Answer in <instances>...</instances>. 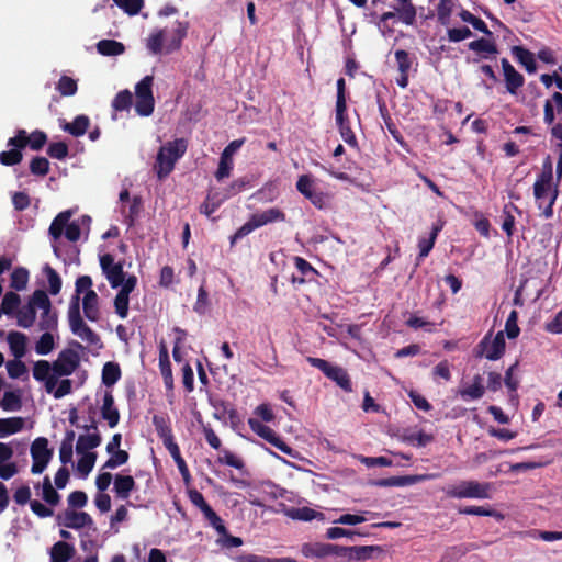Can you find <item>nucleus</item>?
Instances as JSON below:
<instances>
[{"mask_svg": "<svg viewBox=\"0 0 562 562\" xmlns=\"http://www.w3.org/2000/svg\"><path fill=\"white\" fill-rule=\"evenodd\" d=\"M79 362L78 352L71 349L63 350L53 362V372L61 376L70 375L77 369Z\"/></svg>", "mask_w": 562, "mask_h": 562, "instance_id": "obj_16", "label": "nucleus"}, {"mask_svg": "<svg viewBox=\"0 0 562 562\" xmlns=\"http://www.w3.org/2000/svg\"><path fill=\"white\" fill-rule=\"evenodd\" d=\"M24 427L22 417L0 418V438L16 434Z\"/></svg>", "mask_w": 562, "mask_h": 562, "instance_id": "obj_35", "label": "nucleus"}, {"mask_svg": "<svg viewBox=\"0 0 562 562\" xmlns=\"http://www.w3.org/2000/svg\"><path fill=\"white\" fill-rule=\"evenodd\" d=\"M20 147H12L10 150L0 153V162L4 166H14L21 162L23 156Z\"/></svg>", "mask_w": 562, "mask_h": 562, "instance_id": "obj_57", "label": "nucleus"}, {"mask_svg": "<svg viewBox=\"0 0 562 562\" xmlns=\"http://www.w3.org/2000/svg\"><path fill=\"white\" fill-rule=\"evenodd\" d=\"M380 551L375 546H355L350 547V554L348 561H363L372 557L373 552Z\"/></svg>", "mask_w": 562, "mask_h": 562, "instance_id": "obj_46", "label": "nucleus"}, {"mask_svg": "<svg viewBox=\"0 0 562 562\" xmlns=\"http://www.w3.org/2000/svg\"><path fill=\"white\" fill-rule=\"evenodd\" d=\"M485 389L481 375H475L471 385L463 387L459 391L463 400H479L484 395Z\"/></svg>", "mask_w": 562, "mask_h": 562, "instance_id": "obj_33", "label": "nucleus"}, {"mask_svg": "<svg viewBox=\"0 0 562 562\" xmlns=\"http://www.w3.org/2000/svg\"><path fill=\"white\" fill-rule=\"evenodd\" d=\"M31 456L33 459L31 472L41 474L53 457V451L48 448V440L44 437L36 438L31 445Z\"/></svg>", "mask_w": 562, "mask_h": 562, "instance_id": "obj_11", "label": "nucleus"}, {"mask_svg": "<svg viewBox=\"0 0 562 562\" xmlns=\"http://www.w3.org/2000/svg\"><path fill=\"white\" fill-rule=\"evenodd\" d=\"M80 456L77 462V470L83 476H87L93 469L97 454L95 453H78Z\"/></svg>", "mask_w": 562, "mask_h": 562, "instance_id": "obj_54", "label": "nucleus"}, {"mask_svg": "<svg viewBox=\"0 0 562 562\" xmlns=\"http://www.w3.org/2000/svg\"><path fill=\"white\" fill-rule=\"evenodd\" d=\"M533 195L539 210L546 218L553 215V204L558 196V187L553 183L552 165L548 159L533 184Z\"/></svg>", "mask_w": 562, "mask_h": 562, "instance_id": "obj_2", "label": "nucleus"}, {"mask_svg": "<svg viewBox=\"0 0 562 562\" xmlns=\"http://www.w3.org/2000/svg\"><path fill=\"white\" fill-rule=\"evenodd\" d=\"M297 191L304 195L315 207L324 209L328 203V195L315 186V180L310 175H302L296 182Z\"/></svg>", "mask_w": 562, "mask_h": 562, "instance_id": "obj_10", "label": "nucleus"}, {"mask_svg": "<svg viewBox=\"0 0 562 562\" xmlns=\"http://www.w3.org/2000/svg\"><path fill=\"white\" fill-rule=\"evenodd\" d=\"M159 368H160V373L164 378V383H165L166 387L172 389V386H173L172 371H171V364H170L167 351L160 352Z\"/></svg>", "mask_w": 562, "mask_h": 562, "instance_id": "obj_51", "label": "nucleus"}, {"mask_svg": "<svg viewBox=\"0 0 562 562\" xmlns=\"http://www.w3.org/2000/svg\"><path fill=\"white\" fill-rule=\"evenodd\" d=\"M204 518L209 521V524L217 531L221 536H227V529L224 525L222 518L210 507L207 510L203 513Z\"/></svg>", "mask_w": 562, "mask_h": 562, "instance_id": "obj_56", "label": "nucleus"}, {"mask_svg": "<svg viewBox=\"0 0 562 562\" xmlns=\"http://www.w3.org/2000/svg\"><path fill=\"white\" fill-rule=\"evenodd\" d=\"M402 7L395 8L400 20L406 25H413L416 20V9L412 3V0H397Z\"/></svg>", "mask_w": 562, "mask_h": 562, "instance_id": "obj_39", "label": "nucleus"}, {"mask_svg": "<svg viewBox=\"0 0 562 562\" xmlns=\"http://www.w3.org/2000/svg\"><path fill=\"white\" fill-rule=\"evenodd\" d=\"M114 3L130 15L137 14L142 7L143 0H113Z\"/></svg>", "mask_w": 562, "mask_h": 562, "instance_id": "obj_63", "label": "nucleus"}, {"mask_svg": "<svg viewBox=\"0 0 562 562\" xmlns=\"http://www.w3.org/2000/svg\"><path fill=\"white\" fill-rule=\"evenodd\" d=\"M29 281V271L24 268H16L11 273V288L22 291L26 288Z\"/></svg>", "mask_w": 562, "mask_h": 562, "instance_id": "obj_53", "label": "nucleus"}, {"mask_svg": "<svg viewBox=\"0 0 562 562\" xmlns=\"http://www.w3.org/2000/svg\"><path fill=\"white\" fill-rule=\"evenodd\" d=\"M55 348V338L50 331H45L35 344V352L41 356L50 353Z\"/></svg>", "mask_w": 562, "mask_h": 562, "instance_id": "obj_48", "label": "nucleus"}, {"mask_svg": "<svg viewBox=\"0 0 562 562\" xmlns=\"http://www.w3.org/2000/svg\"><path fill=\"white\" fill-rule=\"evenodd\" d=\"M114 492L121 499H127L131 492L135 488V481L131 475L117 474L114 477Z\"/></svg>", "mask_w": 562, "mask_h": 562, "instance_id": "obj_30", "label": "nucleus"}, {"mask_svg": "<svg viewBox=\"0 0 562 562\" xmlns=\"http://www.w3.org/2000/svg\"><path fill=\"white\" fill-rule=\"evenodd\" d=\"M136 285L137 278L134 274L128 276L114 297L115 313L122 319H125L128 315L130 294Z\"/></svg>", "mask_w": 562, "mask_h": 562, "instance_id": "obj_14", "label": "nucleus"}, {"mask_svg": "<svg viewBox=\"0 0 562 562\" xmlns=\"http://www.w3.org/2000/svg\"><path fill=\"white\" fill-rule=\"evenodd\" d=\"M85 429L88 432L85 435H80L77 439V453H92L91 450L97 448L101 443V437L94 424L90 426H85Z\"/></svg>", "mask_w": 562, "mask_h": 562, "instance_id": "obj_18", "label": "nucleus"}, {"mask_svg": "<svg viewBox=\"0 0 562 562\" xmlns=\"http://www.w3.org/2000/svg\"><path fill=\"white\" fill-rule=\"evenodd\" d=\"M101 415L108 422L111 428L115 427L120 420V413L114 406V398L111 392H105L103 396V404L101 407Z\"/></svg>", "mask_w": 562, "mask_h": 562, "instance_id": "obj_27", "label": "nucleus"}, {"mask_svg": "<svg viewBox=\"0 0 562 562\" xmlns=\"http://www.w3.org/2000/svg\"><path fill=\"white\" fill-rule=\"evenodd\" d=\"M34 490L36 492V495L41 496L48 506L55 507L59 504L60 495L53 487L49 476L46 475L43 479L42 484L34 485Z\"/></svg>", "mask_w": 562, "mask_h": 562, "instance_id": "obj_23", "label": "nucleus"}, {"mask_svg": "<svg viewBox=\"0 0 562 562\" xmlns=\"http://www.w3.org/2000/svg\"><path fill=\"white\" fill-rule=\"evenodd\" d=\"M153 76H145L135 87V111L140 116H149L154 112Z\"/></svg>", "mask_w": 562, "mask_h": 562, "instance_id": "obj_7", "label": "nucleus"}, {"mask_svg": "<svg viewBox=\"0 0 562 562\" xmlns=\"http://www.w3.org/2000/svg\"><path fill=\"white\" fill-rule=\"evenodd\" d=\"M512 53L529 74L536 72L537 65L531 52L521 46H514Z\"/></svg>", "mask_w": 562, "mask_h": 562, "instance_id": "obj_34", "label": "nucleus"}, {"mask_svg": "<svg viewBox=\"0 0 562 562\" xmlns=\"http://www.w3.org/2000/svg\"><path fill=\"white\" fill-rule=\"evenodd\" d=\"M237 562H296L292 558H268L257 554H245L238 558Z\"/></svg>", "mask_w": 562, "mask_h": 562, "instance_id": "obj_60", "label": "nucleus"}, {"mask_svg": "<svg viewBox=\"0 0 562 562\" xmlns=\"http://www.w3.org/2000/svg\"><path fill=\"white\" fill-rule=\"evenodd\" d=\"M347 106H344L341 112H339V108H335V121L338 126L341 138L345 143L350 146L357 145L356 135L350 126L349 119L346 114Z\"/></svg>", "mask_w": 562, "mask_h": 562, "instance_id": "obj_21", "label": "nucleus"}, {"mask_svg": "<svg viewBox=\"0 0 562 562\" xmlns=\"http://www.w3.org/2000/svg\"><path fill=\"white\" fill-rule=\"evenodd\" d=\"M53 374V364L46 360H38L33 366V376L37 381H44Z\"/></svg>", "mask_w": 562, "mask_h": 562, "instance_id": "obj_55", "label": "nucleus"}, {"mask_svg": "<svg viewBox=\"0 0 562 562\" xmlns=\"http://www.w3.org/2000/svg\"><path fill=\"white\" fill-rule=\"evenodd\" d=\"M251 218L255 221V224L259 228L270 223L284 221L285 214L280 209L270 207L268 210L252 214Z\"/></svg>", "mask_w": 562, "mask_h": 562, "instance_id": "obj_28", "label": "nucleus"}, {"mask_svg": "<svg viewBox=\"0 0 562 562\" xmlns=\"http://www.w3.org/2000/svg\"><path fill=\"white\" fill-rule=\"evenodd\" d=\"M74 547L65 541L56 542L52 548V560L54 562H68L74 554Z\"/></svg>", "mask_w": 562, "mask_h": 562, "instance_id": "obj_37", "label": "nucleus"}, {"mask_svg": "<svg viewBox=\"0 0 562 562\" xmlns=\"http://www.w3.org/2000/svg\"><path fill=\"white\" fill-rule=\"evenodd\" d=\"M468 46L469 49L482 54L484 58H488L490 56L497 54V48L495 44L486 38L472 41L469 43Z\"/></svg>", "mask_w": 562, "mask_h": 562, "instance_id": "obj_38", "label": "nucleus"}, {"mask_svg": "<svg viewBox=\"0 0 562 562\" xmlns=\"http://www.w3.org/2000/svg\"><path fill=\"white\" fill-rule=\"evenodd\" d=\"M100 267L112 289L123 286L127 279L125 278L123 265L121 262H115L112 255L105 254L100 256Z\"/></svg>", "mask_w": 562, "mask_h": 562, "instance_id": "obj_12", "label": "nucleus"}, {"mask_svg": "<svg viewBox=\"0 0 562 562\" xmlns=\"http://www.w3.org/2000/svg\"><path fill=\"white\" fill-rule=\"evenodd\" d=\"M121 376L120 368L117 364L106 362L102 369V381L105 385L111 386L117 382Z\"/></svg>", "mask_w": 562, "mask_h": 562, "instance_id": "obj_52", "label": "nucleus"}, {"mask_svg": "<svg viewBox=\"0 0 562 562\" xmlns=\"http://www.w3.org/2000/svg\"><path fill=\"white\" fill-rule=\"evenodd\" d=\"M188 143L184 138L168 142L161 146L156 160V171L159 179L167 177L175 168V164L184 155Z\"/></svg>", "mask_w": 562, "mask_h": 562, "instance_id": "obj_3", "label": "nucleus"}, {"mask_svg": "<svg viewBox=\"0 0 562 562\" xmlns=\"http://www.w3.org/2000/svg\"><path fill=\"white\" fill-rule=\"evenodd\" d=\"M132 93L128 90H123L116 94L112 102V106L116 111L127 110L132 105Z\"/></svg>", "mask_w": 562, "mask_h": 562, "instance_id": "obj_62", "label": "nucleus"}, {"mask_svg": "<svg viewBox=\"0 0 562 562\" xmlns=\"http://www.w3.org/2000/svg\"><path fill=\"white\" fill-rule=\"evenodd\" d=\"M227 199H229V194L218 192L209 193L205 201L200 206V212L210 217Z\"/></svg>", "mask_w": 562, "mask_h": 562, "instance_id": "obj_31", "label": "nucleus"}, {"mask_svg": "<svg viewBox=\"0 0 562 562\" xmlns=\"http://www.w3.org/2000/svg\"><path fill=\"white\" fill-rule=\"evenodd\" d=\"M1 405L7 412L18 411L21 407L20 396L14 392L8 391L3 395Z\"/></svg>", "mask_w": 562, "mask_h": 562, "instance_id": "obj_61", "label": "nucleus"}, {"mask_svg": "<svg viewBox=\"0 0 562 562\" xmlns=\"http://www.w3.org/2000/svg\"><path fill=\"white\" fill-rule=\"evenodd\" d=\"M7 341L14 358L21 359L25 356L27 337L23 333L10 331Z\"/></svg>", "mask_w": 562, "mask_h": 562, "instance_id": "obj_29", "label": "nucleus"}, {"mask_svg": "<svg viewBox=\"0 0 562 562\" xmlns=\"http://www.w3.org/2000/svg\"><path fill=\"white\" fill-rule=\"evenodd\" d=\"M97 49L104 56H117L124 53V45L114 40H102L97 44Z\"/></svg>", "mask_w": 562, "mask_h": 562, "instance_id": "obj_43", "label": "nucleus"}, {"mask_svg": "<svg viewBox=\"0 0 562 562\" xmlns=\"http://www.w3.org/2000/svg\"><path fill=\"white\" fill-rule=\"evenodd\" d=\"M248 425H249L250 429L256 435H258L259 437H261L262 439H265L266 441H268L269 443L274 446L277 449L282 451L283 453H285V454H288V456H290L292 458H297L299 457V452L293 450L290 446H288L279 437V435L272 428H270L269 426H266L260 420L255 419V418H249L248 419Z\"/></svg>", "mask_w": 562, "mask_h": 562, "instance_id": "obj_8", "label": "nucleus"}, {"mask_svg": "<svg viewBox=\"0 0 562 562\" xmlns=\"http://www.w3.org/2000/svg\"><path fill=\"white\" fill-rule=\"evenodd\" d=\"M502 68L506 89L510 94L515 95L518 89L524 86L525 79L506 58L502 59Z\"/></svg>", "mask_w": 562, "mask_h": 562, "instance_id": "obj_20", "label": "nucleus"}, {"mask_svg": "<svg viewBox=\"0 0 562 562\" xmlns=\"http://www.w3.org/2000/svg\"><path fill=\"white\" fill-rule=\"evenodd\" d=\"M7 371L12 379L26 380L29 378V371L24 362L21 359H14L7 362Z\"/></svg>", "mask_w": 562, "mask_h": 562, "instance_id": "obj_47", "label": "nucleus"}, {"mask_svg": "<svg viewBox=\"0 0 562 562\" xmlns=\"http://www.w3.org/2000/svg\"><path fill=\"white\" fill-rule=\"evenodd\" d=\"M110 454L111 457L104 463L103 469H115L125 464L128 460V453L125 450H116Z\"/></svg>", "mask_w": 562, "mask_h": 562, "instance_id": "obj_59", "label": "nucleus"}, {"mask_svg": "<svg viewBox=\"0 0 562 562\" xmlns=\"http://www.w3.org/2000/svg\"><path fill=\"white\" fill-rule=\"evenodd\" d=\"M284 514L286 517L293 519V520H300V521H312L314 519L324 521L326 520V517L324 513L317 512L311 507H290L284 510Z\"/></svg>", "mask_w": 562, "mask_h": 562, "instance_id": "obj_22", "label": "nucleus"}, {"mask_svg": "<svg viewBox=\"0 0 562 562\" xmlns=\"http://www.w3.org/2000/svg\"><path fill=\"white\" fill-rule=\"evenodd\" d=\"M21 304L20 295L15 292H7L2 299L1 307L5 315H14Z\"/></svg>", "mask_w": 562, "mask_h": 562, "instance_id": "obj_49", "label": "nucleus"}, {"mask_svg": "<svg viewBox=\"0 0 562 562\" xmlns=\"http://www.w3.org/2000/svg\"><path fill=\"white\" fill-rule=\"evenodd\" d=\"M69 326L74 335L91 346L100 342L99 336L82 321L80 316L79 299L72 296L68 308Z\"/></svg>", "mask_w": 562, "mask_h": 562, "instance_id": "obj_5", "label": "nucleus"}, {"mask_svg": "<svg viewBox=\"0 0 562 562\" xmlns=\"http://www.w3.org/2000/svg\"><path fill=\"white\" fill-rule=\"evenodd\" d=\"M33 303L42 311L38 327L41 330L50 331L57 328V314L52 312V303L43 290H36L33 293Z\"/></svg>", "mask_w": 562, "mask_h": 562, "instance_id": "obj_9", "label": "nucleus"}, {"mask_svg": "<svg viewBox=\"0 0 562 562\" xmlns=\"http://www.w3.org/2000/svg\"><path fill=\"white\" fill-rule=\"evenodd\" d=\"M76 434L67 430L59 448V459L63 464L72 463L74 442Z\"/></svg>", "mask_w": 562, "mask_h": 562, "instance_id": "obj_32", "label": "nucleus"}, {"mask_svg": "<svg viewBox=\"0 0 562 562\" xmlns=\"http://www.w3.org/2000/svg\"><path fill=\"white\" fill-rule=\"evenodd\" d=\"M442 226L437 224L432 226V229L429 234V237H420L418 240L419 256L418 259H424L429 255L431 249L434 248L435 241Z\"/></svg>", "mask_w": 562, "mask_h": 562, "instance_id": "obj_36", "label": "nucleus"}, {"mask_svg": "<svg viewBox=\"0 0 562 562\" xmlns=\"http://www.w3.org/2000/svg\"><path fill=\"white\" fill-rule=\"evenodd\" d=\"M327 378L335 381L344 391H352L350 378L347 371L341 367L334 366Z\"/></svg>", "mask_w": 562, "mask_h": 562, "instance_id": "obj_42", "label": "nucleus"}, {"mask_svg": "<svg viewBox=\"0 0 562 562\" xmlns=\"http://www.w3.org/2000/svg\"><path fill=\"white\" fill-rule=\"evenodd\" d=\"M493 483L474 480L460 481L457 484L443 488L448 497L488 499L492 497Z\"/></svg>", "mask_w": 562, "mask_h": 562, "instance_id": "obj_4", "label": "nucleus"}, {"mask_svg": "<svg viewBox=\"0 0 562 562\" xmlns=\"http://www.w3.org/2000/svg\"><path fill=\"white\" fill-rule=\"evenodd\" d=\"M46 140L47 137L44 132L34 131L32 134L27 135L26 131L19 130L14 137L9 138L8 146L24 148L29 145L31 149L40 150L45 145Z\"/></svg>", "mask_w": 562, "mask_h": 562, "instance_id": "obj_15", "label": "nucleus"}, {"mask_svg": "<svg viewBox=\"0 0 562 562\" xmlns=\"http://www.w3.org/2000/svg\"><path fill=\"white\" fill-rule=\"evenodd\" d=\"M44 274L47 278L48 291L52 295H57L61 289V279L57 271L50 266L46 265L43 269Z\"/></svg>", "mask_w": 562, "mask_h": 562, "instance_id": "obj_50", "label": "nucleus"}, {"mask_svg": "<svg viewBox=\"0 0 562 562\" xmlns=\"http://www.w3.org/2000/svg\"><path fill=\"white\" fill-rule=\"evenodd\" d=\"M72 215L70 210L60 212L49 226V234L54 239H58L65 231V236L69 241H77L81 236V227L79 221L69 220Z\"/></svg>", "mask_w": 562, "mask_h": 562, "instance_id": "obj_6", "label": "nucleus"}, {"mask_svg": "<svg viewBox=\"0 0 562 562\" xmlns=\"http://www.w3.org/2000/svg\"><path fill=\"white\" fill-rule=\"evenodd\" d=\"M437 474H416V475H404L392 477L386 484L396 485V486H407L413 485L419 482H424L427 480L436 479Z\"/></svg>", "mask_w": 562, "mask_h": 562, "instance_id": "obj_40", "label": "nucleus"}, {"mask_svg": "<svg viewBox=\"0 0 562 562\" xmlns=\"http://www.w3.org/2000/svg\"><path fill=\"white\" fill-rule=\"evenodd\" d=\"M82 308L85 316L89 321L97 322L100 318L99 296L95 291L89 290L85 293Z\"/></svg>", "mask_w": 562, "mask_h": 562, "instance_id": "obj_26", "label": "nucleus"}, {"mask_svg": "<svg viewBox=\"0 0 562 562\" xmlns=\"http://www.w3.org/2000/svg\"><path fill=\"white\" fill-rule=\"evenodd\" d=\"M482 355L488 360L499 359L505 351V339L503 333H498L495 337L484 338L480 344Z\"/></svg>", "mask_w": 562, "mask_h": 562, "instance_id": "obj_19", "label": "nucleus"}, {"mask_svg": "<svg viewBox=\"0 0 562 562\" xmlns=\"http://www.w3.org/2000/svg\"><path fill=\"white\" fill-rule=\"evenodd\" d=\"M453 9V1L452 0H440L438 8H437V16L438 21L442 25H448L450 23V16Z\"/></svg>", "mask_w": 562, "mask_h": 562, "instance_id": "obj_58", "label": "nucleus"}, {"mask_svg": "<svg viewBox=\"0 0 562 562\" xmlns=\"http://www.w3.org/2000/svg\"><path fill=\"white\" fill-rule=\"evenodd\" d=\"M395 60L400 72H409L413 59L406 50L397 49L395 53Z\"/></svg>", "mask_w": 562, "mask_h": 562, "instance_id": "obj_64", "label": "nucleus"}, {"mask_svg": "<svg viewBox=\"0 0 562 562\" xmlns=\"http://www.w3.org/2000/svg\"><path fill=\"white\" fill-rule=\"evenodd\" d=\"M36 310L37 305L33 303V295L30 297V301L26 305L19 307L16 313L14 314L16 317L18 326L22 328H30L33 326L36 319Z\"/></svg>", "mask_w": 562, "mask_h": 562, "instance_id": "obj_25", "label": "nucleus"}, {"mask_svg": "<svg viewBox=\"0 0 562 562\" xmlns=\"http://www.w3.org/2000/svg\"><path fill=\"white\" fill-rule=\"evenodd\" d=\"M13 443L0 442V477L10 480L18 473V467L11 461L14 454Z\"/></svg>", "mask_w": 562, "mask_h": 562, "instance_id": "obj_17", "label": "nucleus"}, {"mask_svg": "<svg viewBox=\"0 0 562 562\" xmlns=\"http://www.w3.org/2000/svg\"><path fill=\"white\" fill-rule=\"evenodd\" d=\"M543 120L548 125H554L555 117H562V93L554 92L551 99L544 102Z\"/></svg>", "mask_w": 562, "mask_h": 562, "instance_id": "obj_24", "label": "nucleus"}, {"mask_svg": "<svg viewBox=\"0 0 562 562\" xmlns=\"http://www.w3.org/2000/svg\"><path fill=\"white\" fill-rule=\"evenodd\" d=\"M301 552L306 558H324L328 555V543H304Z\"/></svg>", "mask_w": 562, "mask_h": 562, "instance_id": "obj_45", "label": "nucleus"}, {"mask_svg": "<svg viewBox=\"0 0 562 562\" xmlns=\"http://www.w3.org/2000/svg\"><path fill=\"white\" fill-rule=\"evenodd\" d=\"M513 212H518V209L512 203L506 204L503 209L502 229L506 233L508 237L513 236L515 228V217L513 215Z\"/></svg>", "mask_w": 562, "mask_h": 562, "instance_id": "obj_44", "label": "nucleus"}, {"mask_svg": "<svg viewBox=\"0 0 562 562\" xmlns=\"http://www.w3.org/2000/svg\"><path fill=\"white\" fill-rule=\"evenodd\" d=\"M57 524L65 528L82 529L93 528V519L86 512H76L75 509L67 508L59 513L56 517Z\"/></svg>", "mask_w": 562, "mask_h": 562, "instance_id": "obj_13", "label": "nucleus"}, {"mask_svg": "<svg viewBox=\"0 0 562 562\" xmlns=\"http://www.w3.org/2000/svg\"><path fill=\"white\" fill-rule=\"evenodd\" d=\"M89 126V117L86 115H78L71 123H65L61 127L72 136H81L87 132Z\"/></svg>", "mask_w": 562, "mask_h": 562, "instance_id": "obj_41", "label": "nucleus"}, {"mask_svg": "<svg viewBox=\"0 0 562 562\" xmlns=\"http://www.w3.org/2000/svg\"><path fill=\"white\" fill-rule=\"evenodd\" d=\"M189 23L175 21L171 25L154 30L146 38V48L151 55H168L181 47Z\"/></svg>", "mask_w": 562, "mask_h": 562, "instance_id": "obj_1", "label": "nucleus"}]
</instances>
